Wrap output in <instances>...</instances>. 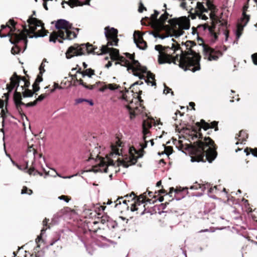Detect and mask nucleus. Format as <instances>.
Returning a JSON list of instances; mask_svg holds the SVG:
<instances>
[{
  "instance_id": "obj_14",
  "label": "nucleus",
  "mask_w": 257,
  "mask_h": 257,
  "mask_svg": "<svg viewBox=\"0 0 257 257\" xmlns=\"http://www.w3.org/2000/svg\"><path fill=\"white\" fill-rule=\"evenodd\" d=\"M195 12L197 13L199 18L204 20L208 19L207 17L203 14V13L207 12V9L204 7L203 3L200 2L197 3Z\"/></svg>"
},
{
  "instance_id": "obj_11",
  "label": "nucleus",
  "mask_w": 257,
  "mask_h": 257,
  "mask_svg": "<svg viewBox=\"0 0 257 257\" xmlns=\"http://www.w3.org/2000/svg\"><path fill=\"white\" fill-rule=\"evenodd\" d=\"M125 54L126 56L129 59V60L131 61V63L128 60H126L124 58L122 57L120 59L119 63L121 66L126 67L127 68V71L130 70H132L134 75L138 76V74H136L137 69H135L136 66L134 64L133 60H136L135 59L134 55H132L128 53H126Z\"/></svg>"
},
{
  "instance_id": "obj_46",
  "label": "nucleus",
  "mask_w": 257,
  "mask_h": 257,
  "mask_svg": "<svg viewBox=\"0 0 257 257\" xmlns=\"http://www.w3.org/2000/svg\"><path fill=\"white\" fill-rule=\"evenodd\" d=\"M251 59L254 64L257 65V53L251 55Z\"/></svg>"
},
{
  "instance_id": "obj_29",
  "label": "nucleus",
  "mask_w": 257,
  "mask_h": 257,
  "mask_svg": "<svg viewBox=\"0 0 257 257\" xmlns=\"http://www.w3.org/2000/svg\"><path fill=\"white\" fill-rule=\"evenodd\" d=\"M134 42L140 49L145 50L147 47V43L142 38L139 37L138 39L134 38Z\"/></svg>"
},
{
  "instance_id": "obj_23",
  "label": "nucleus",
  "mask_w": 257,
  "mask_h": 257,
  "mask_svg": "<svg viewBox=\"0 0 257 257\" xmlns=\"http://www.w3.org/2000/svg\"><path fill=\"white\" fill-rule=\"evenodd\" d=\"M22 96L20 92L17 91V89L14 94V101L17 108L19 110L21 105H24L25 103L21 101Z\"/></svg>"
},
{
  "instance_id": "obj_13",
  "label": "nucleus",
  "mask_w": 257,
  "mask_h": 257,
  "mask_svg": "<svg viewBox=\"0 0 257 257\" xmlns=\"http://www.w3.org/2000/svg\"><path fill=\"white\" fill-rule=\"evenodd\" d=\"M163 7L165 9H166L167 5L166 4H164ZM162 11H164V13L160 16L159 19H158L154 24V25H155L156 28L158 29H163L164 28V23L167 20L169 15V14L166 12V9L162 10Z\"/></svg>"
},
{
  "instance_id": "obj_26",
  "label": "nucleus",
  "mask_w": 257,
  "mask_h": 257,
  "mask_svg": "<svg viewBox=\"0 0 257 257\" xmlns=\"http://www.w3.org/2000/svg\"><path fill=\"white\" fill-rule=\"evenodd\" d=\"M222 55V53L220 50H215L210 47V61L216 60L219 57L221 56Z\"/></svg>"
},
{
  "instance_id": "obj_35",
  "label": "nucleus",
  "mask_w": 257,
  "mask_h": 257,
  "mask_svg": "<svg viewBox=\"0 0 257 257\" xmlns=\"http://www.w3.org/2000/svg\"><path fill=\"white\" fill-rule=\"evenodd\" d=\"M145 202V198L143 195H140L137 199V201L135 202V203L138 205H141Z\"/></svg>"
},
{
  "instance_id": "obj_24",
  "label": "nucleus",
  "mask_w": 257,
  "mask_h": 257,
  "mask_svg": "<svg viewBox=\"0 0 257 257\" xmlns=\"http://www.w3.org/2000/svg\"><path fill=\"white\" fill-rule=\"evenodd\" d=\"M210 21H212V23L213 25H214V23L216 19H217V16L216 15V13L217 12L218 9L210 1Z\"/></svg>"
},
{
  "instance_id": "obj_43",
  "label": "nucleus",
  "mask_w": 257,
  "mask_h": 257,
  "mask_svg": "<svg viewBox=\"0 0 257 257\" xmlns=\"http://www.w3.org/2000/svg\"><path fill=\"white\" fill-rule=\"evenodd\" d=\"M60 236L58 235V236L56 237L53 238L50 243V245L52 246L54 245L57 241H58L60 239Z\"/></svg>"
},
{
  "instance_id": "obj_38",
  "label": "nucleus",
  "mask_w": 257,
  "mask_h": 257,
  "mask_svg": "<svg viewBox=\"0 0 257 257\" xmlns=\"http://www.w3.org/2000/svg\"><path fill=\"white\" fill-rule=\"evenodd\" d=\"M33 95V92L29 89H27L23 92L24 97H32Z\"/></svg>"
},
{
  "instance_id": "obj_4",
  "label": "nucleus",
  "mask_w": 257,
  "mask_h": 257,
  "mask_svg": "<svg viewBox=\"0 0 257 257\" xmlns=\"http://www.w3.org/2000/svg\"><path fill=\"white\" fill-rule=\"evenodd\" d=\"M108 43L106 45H102L100 48L94 47L89 43L82 44L80 45L75 44L70 47L66 52V57L67 59H70L73 56L93 53L97 55H102L109 53L112 59H114L119 56L118 50L109 48Z\"/></svg>"
},
{
  "instance_id": "obj_31",
  "label": "nucleus",
  "mask_w": 257,
  "mask_h": 257,
  "mask_svg": "<svg viewBox=\"0 0 257 257\" xmlns=\"http://www.w3.org/2000/svg\"><path fill=\"white\" fill-rule=\"evenodd\" d=\"M248 135L244 131H241L239 132V135H238V137L236 138H239L238 140L240 141V143H244L245 141H246V139L247 138Z\"/></svg>"
},
{
  "instance_id": "obj_21",
  "label": "nucleus",
  "mask_w": 257,
  "mask_h": 257,
  "mask_svg": "<svg viewBox=\"0 0 257 257\" xmlns=\"http://www.w3.org/2000/svg\"><path fill=\"white\" fill-rule=\"evenodd\" d=\"M177 26H178V28L180 29L177 32L175 35L176 37H179L183 35V30H188L190 28V24L188 21H186V22L183 25L177 23L175 26V28H177Z\"/></svg>"
},
{
  "instance_id": "obj_64",
  "label": "nucleus",
  "mask_w": 257,
  "mask_h": 257,
  "mask_svg": "<svg viewBox=\"0 0 257 257\" xmlns=\"http://www.w3.org/2000/svg\"><path fill=\"white\" fill-rule=\"evenodd\" d=\"M143 9H145V8L142 5L139 7V12L140 13H142L143 11Z\"/></svg>"
},
{
  "instance_id": "obj_5",
  "label": "nucleus",
  "mask_w": 257,
  "mask_h": 257,
  "mask_svg": "<svg viewBox=\"0 0 257 257\" xmlns=\"http://www.w3.org/2000/svg\"><path fill=\"white\" fill-rule=\"evenodd\" d=\"M144 152L143 150L138 151L134 147H130L128 154L121 155V157L117 159L118 165L127 168L131 165L135 164L138 159L143 157Z\"/></svg>"
},
{
  "instance_id": "obj_34",
  "label": "nucleus",
  "mask_w": 257,
  "mask_h": 257,
  "mask_svg": "<svg viewBox=\"0 0 257 257\" xmlns=\"http://www.w3.org/2000/svg\"><path fill=\"white\" fill-rule=\"evenodd\" d=\"M218 123V122L216 121H213L211 122H210V126H209L210 129L214 128L215 131H218V126H217Z\"/></svg>"
},
{
  "instance_id": "obj_2",
  "label": "nucleus",
  "mask_w": 257,
  "mask_h": 257,
  "mask_svg": "<svg viewBox=\"0 0 257 257\" xmlns=\"http://www.w3.org/2000/svg\"><path fill=\"white\" fill-rule=\"evenodd\" d=\"M28 25L25 22L23 25V31L18 30V34H13L10 39V42L15 45L12 48L13 54H17L22 51L21 44L24 46L23 52L26 49L28 43V36L30 38L42 37L46 35L44 33V26L42 22L33 16H31L27 20Z\"/></svg>"
},
{
  "instance_id": "obj_19",
  "label": "nucleus",
  "mask_w": 257,
  "mask_h": 257,
  "mask_svg": "<svg viewBox=\"0 0 257 257\" xmlns=\"http://www.w3.org/2000/svg\"><path fill=\"white\" fill-rule=\"evenodd\" d=\"M126 107L128 110L131 119L135 117L137 115L142 111V108L141 106L134 107L132 105H126Z\"/></svg>"
},
{
  "instance_id": "obj_42",
  "label": "nucleus",
  "mask_w": 257,
  "mask_h": 257,
  "mask_svg": "<svg viewBox=\"0 0 257 257\" xmlns=\"http://www.w3.org/2000/svg\"><path fill=\"white\" fill-rule=\"evenodd\" d=\"M164 87H165V88H164V89L163 91L164 93L167 94V93H169L170 92H171V95H174L173 91H172V89L171 88H170L169 87L167 86L165 84H164Z\"/></svg>"
},
{
  "instance_id": "obj_48",
  "label": "nucleus",
  "mask_w": 257,
  "mask_h": 257,
  "mask_svg": "<svg viewBox=\"0 0 257 257\" xmlns=\"http://www.w3.org/2000/svg\"><path fill=\"white\" fill-rule=\"evenodd\" d=\"M58 199H59L60 200H63L65 201L66 202H68L70 200L67 196L65 195H61L59 196Z\"/></svg>"
},
{
  "instance_id": "obj_36",
  "label": "nucleus",
  "mask_w": 257,
  "mask_h": 257,
  "mask_svg": "<svg viewBox=\"0 0 257 257\" xmlns=\"http://www.w3.org/2000/svg\"><path fill=\"white\" fill-rule=\"evenodd\" d=\"M151 34H152L155 38H159L161 39H164L166 38L169 37V36H164L157 32H152Z\"/></svg>"
},
{
  "instance_id": "obj_62",
  "label": "nucleus",
  "mask_w": 257,
  "mask_h": 257,
  "mask_svg": "<svg viewBox=\"0 0 257 257\" xmlns=\"http://www.w3.org/2000/svg\"><path fill=\"white\" fill-rule=\"evenodd\" d=\"M54 88L53 89H51L50 91L51 93L53 92L56 88H59L58 84H56V83L54 84Z\"/></svg>"
},
{
  "instance_id": "obj_61",
  "label": "nucleus",
  "mask_w": 257,
  "mask_h": 257,
  "mask_svg": "<svg viewBox=\"0 0 257 257\" xmlns=\"http://www.w3.org/2000/svg\"><path fill=\"white\" fill-rule=\"evenodd\" d=\"M56 174H57V176H58L59 177H62L64 179H70V178H71L72 177H73V176L76 175H71V176H68L62 177L61 175L58 174L57 173H56Z\"/></svg>"
},
{
  "instance_id": "obj_47",
  "label": "nucleus",
  "mask_w": 257,
  "mask_h": 257,
  "mask_svg": "<svg viewBox=\"0 0 257 257\" xmlns=\"http://www.w3.org/2000/svg\"><path fill=\"white\" fill-rule=\"evenodd\" d=\"M37 103H38L37 101H36V100H35V101H34L33 102H30L27 104L25 103L24 105H26V107H31V106H34L36 105L37 104Z\"/></svg>"
},
{
  "instance_id": "obj_57",
  "label": "nucleus",
  "mask_w": 257,
  "mask_h": 257,
  "mask_svg": "<svg viewBox=\"0 0 257 257\" xmlns=\"http://www.w3.org/2000/svg\"><path fill=\"white\" fill-rule=\"evenodd\" d=\"M143 84V82L142 81H137L136 82H135L134 83L132 84L131 86V87L130 88H132L133 87H134L135 85H141Z\"/></svg>"
},
{
  "instance_id": "obj_6",
  "label": "nucleus",
  "mask_w": 257,
  "mask_h": 257,
  "mask_svg": "<svg viewBox=\"0 0 257 257\" xmlns=\"http://www.w3.org/2000/svg\"><path fill=\"white\" fill-rule=\"evenodd\" d=\"M134 64L135 65V69H137L136 74H138L139 78L144 79L148 85L152 86L156 85L155 81V75L150 71L147 70L146 67L142 66L137 60H133Z\"/></svg>"
},
{
  "instance_id": "obj_18",
  "label": "nucleus",
  "mask_w": 257,
  "mask_h": 257,
  "mask_svg": "<svg viewBox=\"0 0 257 257\" xmlns=\"http://www.w3.org/2000/svg\"><path fill=\"white\" fill-rule=\"evenodd\" d=\"M216 150V147L214 141L210 138V164L217 157V152Z\"/></svg>"
},
{
  "instance_id": "obj_52",
  "label": "nucleus",
  "mask_w": 257,
  "mask_h": 257,
  "mask_svg": "<svg viewBox=\"0 0 257 257\" xmlns=\"http://www.w3.org/2000/svg\"><path fill=\"white\" fill-rule=\"evenodd\" d=\"M137 204H136V203H134V204H132V206L131 207V210L132 211V212H134L135 211H136L138 210V208L136 207V205Z\"/></svg>"
},
{
  "instance_id": "obj_20",
  "label": "nucleus",
  "mask_w": 257,
  "mask_h": 257,
  "mask_svg": "<svg viewBox=\"0 0 257 257\" xmlns=\"http://www.w3.org/2000/svg\"><path fill=\"white\" fill-rule=\"evenodd\" d=\"M149 120H144L143 121L142 127H143V134L144 135V139L146 137H147L150 134L149 129L152 127V121Z\"/></svg>"
},
{
  "instance_id": "obj_9",
  "label": "nucleus",
  "mask_w": 257,
  "mask_h": 257,
  "mask_svg": "<svg viewBox=\"0 0 257 257\" xmlns=\"http://www.w3.org/2000/svg\"><path fill=\"white\" fill-rule=\"evenodd\" d=\"M104 35L107 40L108 41L107 43L108 45L117 46L118 39L117 38L118 31L114 28H109L107 27L104 29Z\"/></svg>"
},
{
  "instance_id": "obj_25",
  "label": "nucleus",
  "mask_w": 257,
  "mask_h": 257,
  "mask_svg": "<svg viewBox=\"0 0 257 257\" xmlns=\"http://www.w3.org/2000/svg\"><path fill=\"white\" fill-rule=\"evenodd\" d=\"M198 41L202 42V43L199 44V45L201 47L204 59L209 60V46L204 43V41L202 38H198Z\"/></svg>"
},
{
  "instance_id": "obj_37",
  "label": "nucleus",
  "mask_w": 257,
  "mask_h": 257,
  "mask_svg": "<svg viewBox=\"0 0 257 257\" xmlns=\"http://www.w3.org/2000/svg\"><path fill=\"white\" fill-rule=\"evenodd\" d=\"M33 191L32 190L28 189L27 187H24L21 191V194H28L29 195L32 194Z\"/></svg>"
},
{
  "instance_id": "obj_22",
  "label": "nucleus",
  "mask_w": 257,
  "mask_h": 257,
  "mask_svg": "<svg viewBox=\"0 0 257 257\" xmlns=\"http://www.w3.org/2000/svg\"><path fill=\"white\" fill-rule=\"evenodd\" d=\"M218 21H219L220 25H221V23H220L221 22L220 20H218V17L217 18V19H216V20L215 21L214 25H213L212 21L210 22V24L211 23V25H210V43L211 42H214L217 39V36L216 34L213 32L212 28L215 27V23H217Z\"/></svg>"
},
{
  "instance_id": "obj_56",
  "label": "nucleus",
  "mask_w": 257,
  "mask_h": 257,
  "mask_svg": "<svg viewBox=\"0 0 257 257\" xmlns=\"http://www.w3.org/2000/svg\"><path fill=\"white\" fill-rule=\"evenodd\" d=\"M33 87L34 91L35 92H37V91H39V89H40V87L39 86V84H38L37 85H35V86H34V84H33Z\"/></svg>"
},
{
  "instance_id": "obj_41",
  "label": "nucleus",
  "mask_w": 257,
  "mask_h": 257,
  "mask_svg": "<svg viewBox=\"0 0 257 257\" xmlns=\"http://www.w3.org/2000/svg\"><path fill=\"white\" fill-rule=\"evenodd\" d=\"M41 74L39 73V74L37 76V77L34 83V86L39 84L40 82L42 81L43 78Z\"/></svg>"
},
{
  "instance_id": "obj_17",
  "label": "nucleus",
  "mask_w": 257,
  "mask_h": 257,
  "mask_svg": "<svg viewBox=\"0 0 257 257\" xmlns=\"http://www.w3.org/2000/svg\"><path fill=\"white\" fill-rule=\"evenodd\" d=\"M16 23L13 19H10L8 24L6 25H2L1 26V29L4 30L6 28L8 27L10 30V32L9 33H11V38H12L13 36V34H18V30L19 29H17L15 27Z\"/></svg>"
},
{
  "instance_id": "obj_39",
  "label": "nucleus",
  "mask_w": 257,
  "mask_h": 257,
  "mask_svg": "<svg viewBox=\"0 0 257 257\" xmlns=\"http://www.w3.org/2000/svg\"><path fill=\"white\" fill-rule=\"evenodd\" d=\"M47 228H45L44 227L41 230V234L39 236H38L37 238L36 239V242L38 243L39 242H40L42 240V235L45 233Z\"/></svg>"
},
{
  "instance_id": "obj_8",
  "label": "nucleus",
  "mask_w": 257,
  "mask_h": 257,
  "mask_svg": "<svg viewBox=\"0 0 257 257\" xmlns=\"http://www.w3.org/2000/svg\"><path fill=\"white\" fill-rule=\"evenodd\" d=\"M70 29L66 30H60L57 32H54L50 35L49 41L55 43L58 38L63 39L71 40L76 37L77 34L74 32H71Z\"/></svg>"
},
{
  "instance_id": "obj_59",
  "label": "nucleus",
  "mask_w": 257,
  "mask_h": 257,
  "mask_svg": "<svg viewBox=\"0 0 257 257\" xmlns=\"http://www.w3.org/2000/svg\"><path fill=\"white\" fill-rule=\"evenodd\" d=\"M202 194H203L202 193H192V194H190V195L194 196L199 197V196H202Z\"/></svg>"
},
{
  "instance_id": "obj_3",
  "label": "nucleus",
  "mask_w": 257,
  "mask_h": 257,
  "mask_svg": "<svg viewBox=\"0 0 257 257\" xmlns=\"http://www.w3.org/2000/svg\"><path fill=\"white\" fill-rule=\"evenodd\" d=\"M197 126L199 128L198 132L196 130H193L192 132V140L198 139L195 142V145L193 148V152L195 158H191V162H209V137L205 136L203 137L202 130L205 132L209 129V124L206 122L203 119L196 123Z\"/></svg>"
},
{
  "instance_id": "obj_10",
  "label": "nucleus",
  "mask_w": 257,
  "mask_h": 257,
  "mask_svg": "<svg viewBox=\"0 0 257 257\" xmlns=\"http://www.w3.org/2000/svg\"><path fill=\"white\" fill-rule=\"evenodd\" d=\"M248 8V7L247 5H245L243 6L242 16L237 23L236 35L238 37H240L241 35L240 32L243 30V28L246 25L249 20V15L246 14V11H247Z\"/></svg>"
},
{
  "instance_id": "obj_30",
  "label": "nucleus",
  "mask_w": 257,
  "mask_h": 257,
  "mask_svg": "<svg viewBox=\"0 0 257 257\" xmlns=\"http://www.w3.org/2000/svg\"><path fill=\"white\" fill-rule=\"evenodd\" d=\"M75 81L79 83V85L83 86L84 88L89 90H92L101 83V82H97L95 84L93 85H87L84 83L82 79H77L76 78Z\"/></svg>"
},
{
  "instance_id": "obj_1",
  "label": "nucleus",
  "mask_w": 257,
  "mask_h": 257,
  "mask_svg": "<svg viewBox=\"0 0 257 257\" xmlns=\"http://www.w3.org/2000/svg\"><path fill=\"white\" fill-rule=\"evenodd\" d=\"M195 45L196 44L194 42L187 41L185 43L187 51L184 53L182 50H181L180 56L177 54L175 57L172 56V52L174 53L179 50L180 49L179 45L174 43H172L171 47H163L161 45H156L155 49L159 52L158 62L159 64H164L165 63H171L173 61L174 63H176L175 62L178 61L180 67L184 69L185 71L188 69L193 72L199 70L200 69V56L191 49V48Z\"/></svg>"
},
{
  "instance_id": "obj_44",
  "label": "nucleus",
  "mask_w": 257,
  "mask_h": 257,
  "mask_svg": "<svg viewBox=\"0 0 257 257\" xmlns=\"http://www.w3.org/2000/svg\"><path fill=\"white\" fill-rule=\"evenodd\" d=\"M45 66V63L42 62L41 65L39 67L40 73L41 75H42L43 73L45 71V70L44 69Z\"/></svg>"
},
{
  "instance_id": "obj_15",
  "label": "nucleus",
  "mask_w": 257,
  "mask_h": 257,
  "mask_svg": "<svg viewBox=\"0 0 257 257\" xmlns=\"http://www.w3.org/2000/svg\"><path fill=\"white\" fill-rule=\"evenodd\" d=\"M55 28L58 30L63 29L66 30L67 29H72V24L66 20L60 19L56 21Z\"/></svg>"
},
{
  "instance_id": "obj_32",
  "label": "nucleus",
  "mask_w": 257,
  "mask_h": 257,
  "mask_svg": "<svg viewBox=\"0 0 257 257\" xmlns=\"http://www.w3.org/2000/svg\"><path fill=\"white\" fill-rule=\"evenodd\" d=\"M191 190H198L201 189V191H204L206 189V187L204 185H201L197 183H195L194 185L190 187Z\"/></svg>"
},
{
  "instance_id": "obj_16",
  "label": "nucleus",
  "mask_w": 257,
  "mask_h": 257,
  "mask_svg": "<svg viewBox=\"0 0 257 257\" xmlns=\"http://www.w3.org/2000/svg\"><path fill=\"white\" fill-rule=\"evenodd\" d=\"M10 80L11 85H7V89L9 92H11L15 87L17 88L19 86L20 77L15 72L13 76L11 77Z\"/></svg>"
},
{
  "instance_id": "obj_53",
  "label": "nucleus",
  "mask_w": 257,
  "mask_h": 257,
  "mask_svg": "<svg viewBox=\"0 0 257 257\" xmlns=\"http://www.w3.org/2000/svg\"><path fill=\"white\" fill-rule=\"evenodd\" d=\"M187 5V3L186 2H182L180 5V6L181 8L184 9H186L188 10V9L186 8V6Z\"/></svg>"
},
{
  "instance_id": "obj_7",
  "label": "nucleus",
  "mask_w": 257,
  "mask_h": 257,
  "mask_svg": "<svg viewBox=\"0 0 257 257\" xmlns=\"http://www.w3.org/2000/svg\"><path fill=\"white\" fill-rule=\"evenodd\" d=\"M37 156L41 157V155L38 154L34 149L30 148L28 150L26 154V157H32L33 158V161L32 163L31 167L27 171V172L30 175H32L33 174V173L35 171V172L33 174L34 175H35L36 174H39L40 176H42L43 174L38 170L39 165L38 166L36 164L35 159ZM40 166L43 171L45 172V175L44 176V178H46V177L49 175V172H47L45 169L43 168L42 165H40Z\"/></svg>"
},
{
  "instance_id": "obj_27",
  "label": "nucleus",
  "mask_w": 257,
  "mask_h": 257,
  "mask_svg": "<svg viewBox=\"0 0 257 257\" xmlns=\"http://www.w3.org/2000/svg\"><path fill=\"white\" fill-rule=\"evenodd\" d=\"M90 0H86V2L84 4H83L82 3H76V0H69V1L67 2L65 1H62L61 5H63L64 4H67L70 6V7L73 8L75 6H82L83 5H90Z\"/></svg>"
},
{
  "instance_id": "obj_54",
  "label": "nucleus",
  "mask_w": 257,
  "mask_h": 257,
  "mask_svg": "<svg viewBox=\"0 0 257 257\" xmlns=\"http://www.w3.org/2000/svg\"><path fill=\"white\" fill-rule=\"evenodd\" d=\"M58 216L57 215H55L54 216V217L52 219V221L54 222L55 223H57L58 221Z\"/></svg>"
},
{
  "instance_id": "obj_40",
  "label": "nucleus",
  "mask_w": 257,
  "mask_h": 257,
  "mask_svg": "<svg viewBox=\"0 0 257 257\" xmlns=\"http://www.w3.org/2000/svg\"><path fill=\"white\" fill-rule=\"evenodd\" d=\"M106 85L107 89H109L111 90H114L120 87L119 86L116 85L114 84H108Z\"/></svg>"
},
{
  "instance_id": "obj_45",
  "label": "nucleus",
  "mask_w": 257,
  "mask_h": 257,
  "mask_svg": "<svg viewBox=\"0 0 257 257\" xmlns=\"http://www.w3.org/2000/svg\"><path fill=\"white\" fill-rule=\"evenodd\" d=\"M47 96V94H41L40 95V96H38V98H37L36 100V101L38 102H39V101H42L45 98H46Z\"/></svg>"
},
{
  "instance_id": "obj_55",
  "label": "nucleus",
  "mask_w": 257,
  "mask_h": 257,
  "mask_svg": "<svg viewBox=\"0 0 257 257\" xmlns=\"http://www.w3.org/2000/svg\"><path fill=\"white\" fill-rule=\"evenodd\" d=\"M23 80L25 82V87H28L30 85V82L28 81L25 78H23Z\"/></svg>"
},
{
  "instance_id": "obj_51",
  "label": "nucleus",
  "mask_w": 257,
  "mask_h": 257,
  "mask_svg": "<svg viewBox=\"0 0 257 257\" xmlns=\"http://www.w3.org/2000/svg\"><path fill=\"white\" fill-rule=\"evenodd\" d=\"M178 114H179L181 116L182 115V114L181 113V112L179 111V110H177L175 113H174V116H173L172 117V118L174 119V120H176L177 119V115Z\"/></svg>"
},
{
  "instance_id": "obj_60",
  "label": "nucleus",
  "mask_w": 257,
  "mask_h": 257,
  "mask_svg": "<svg viewBox=\"0 0 257 257\" xmlns=\"http://www.w3.org/2000/svg\"><path fill=\"white\" fill-rule=\"evenodd\" d=\"M173 192H175L176 193H178V190H174L173 188H170V192H169L168 194L170 195V196H171V194Z\"/></svg>"
},
{
  "instance_id": "obj_50",
  "label": "nucleus",
  "mask_w": 257,
  "mask_h": 257,
  "mask_svg": "<svg viewBox=\"0 0 257 257\" xmlns=\"http://www.w3.org/2000/svg\"><path fill=\"white\" fill-rule=\"evenodd\" d=\"M146 138H145V139H144V135H143V140L144 141V143H142L141 145V148L142 149H144L147 147V141H146Z\"/></svg>"
},
{
  "instance_id": "obj_63",
  "label": "nucleus",
  "mask_w": 257,
  "mask_h": 257,
  "mask_svg": "<svg viewBox=\"0 0 257 257\" xmlns=\"http://www.w3.org/2000/svg\"><path fill=\"white\" fill-rule=\"evenodd\" d=\"M120 199H122V197L118 198V199H117L116 200V201H115V207H116L118 205L121 204V202H120V201H119Z\"/></svg>"
},
{
  "instance_id": "obj_12",
  "label": "nucleus",
  "mask_w": 257,
  "mask_h": 257,
  "mask_svg": "<svg viewBox=\"0 0 257 257\" xmlns=\"http://www.w3.org/2000/svg\"><path fill=\"white\" fill-rule=\"evenodd\" d=\"M109 156H107L106 161L103 160L101 162L103 166H106V167L104 169V172H107V169L108 166H113L115 164L114 161L110 159L111 157H115L116 156H119L120 155L119 152V149L114 146H111V152L109 154Z\"/></svg>"
},
{
  "instance_id": "obj_28",
  "label": "nucleus",
  "mask_w": 257,
  "mask_h": 257,
  "mask_svg": "<svg viewBox=\"0 0 257 257\" xmlns=\"http://www.w3.org/2000/svg\"><path fill=\"white\" fill-rule=\"evenodd\" d=\"M76 73L81 74L83 77L88 76L89 78H91L92 75H94V70L91 68H88L82 71L81 68H79Z\"/></svg>"
},
{
  "instance_id": "obj_49",
  "label": "nucleus",
  "mask_w": 257,
  "mask_h": 257,
  "mask_svg": "<svg viewBox=\"0 0 257 257\" xmlns=\"http://www.w3.org/2000/svg\"><path fill=\"white\" fill-rule=\"evenodd\" d=\"M87 101L86 99L85 98H78L75 99V104L81 103L83 102H86Z\"/></svg>"
},
{
  "instance_id": "obj_58",
  "label": "nucleus",
  "mask_w": 257,
  "mask_h": 257,
  "mask_svg": "<svg viewBox=\"0 0 257 257\" xmlns=\"http://www.w3.org/2000/svg\"><path fill=\"white\" fill-rule=\"evenodd\" d=\"M251 153L253 156L254 157H257V149H255L254 150L251 149Z\"/></svg>"
},
{
  "instance_id": "obj_33",
  "label": "nucleus",
  "mask_w": 257,
  "mask_h": 257,
  "mask_svg": "<svg viewBox=\"0 0 257 257\" xmlns=\"http://www.w3.org/2000/svg\"><path fill=\"white\" fill-rule=\"evenodd\" d=\"M160 14V12L157 10H155L154 11V14H152L151 15V19H152V22L154 23V24L155 23V22H156V21H157L158 19H157V17L159 15V14Z\"/></svg>"
}]
</instances>
